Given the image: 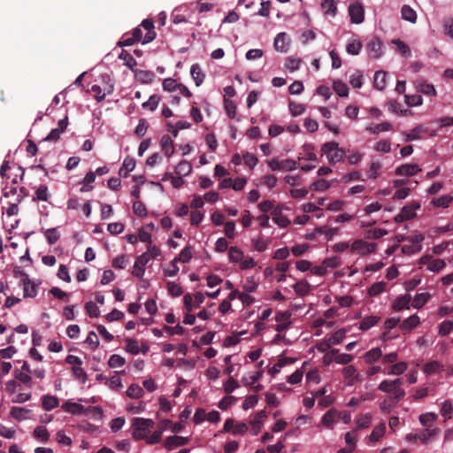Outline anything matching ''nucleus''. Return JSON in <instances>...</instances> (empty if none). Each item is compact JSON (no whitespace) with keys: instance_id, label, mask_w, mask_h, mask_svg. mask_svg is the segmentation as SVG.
<instances>
[{"instance_id":"nucleus-1","label":"nucleus","mask_w":453,"mask_h":453,"mask_svg":"<svg viewBox=\"0 0 453 453\" xmlns=\"http://www.w3.org/2000/svg\"><path fill=\"white\" fill-rule=\"evenodd\" d=\"M403 384V379H395L394 380H382L378 389L381 392L391 394L392 399L401 401L405 396V390L402 388Z\"/></svg>"},{"instance_id":"nucleus-2","label":"nucleus","mask_w":453,"mask_h":453,"mask_svg":"<svg viewBox=\"0 0 453 453\" xmlns=\"http://www.w3.org/2000/svg\"><path fill=\"white\" fill-rule=\"evenodd\" d=\"M155 423L150 418H134L132 420L133 433L134 440H142L147 438L150 428H153Z\"/></svg>"},{"instance_id":"nucleus-3","label":"nucleus","mask_w":453,"mask_h":453,"mask_svg":"<svg viewBox=\"0 0 453 453\" xmlns=\"http://www.w3.org/2000/svg\"><path fill=\"white\" fill-rule=\"evenodd\" d=\"M322 152L326 156L330 164L341 162L345 156L344 150L340 149L335 142H326L322 146Z\"/></svg>"},{"instance_id":"nucleus-4","label":"nucleus","mask_w":453,"mask_h":453,"mask_svg":"<svg viewBox=\"0 0 453 453\" xmlns=\"http://www.w3.org/2000/svg\"><path fill=\"white\" fill-rule=\"evenodd\" d=\"M10 169H11V167L9 166V162L4 161V163L0 168V175L3 179H7V180L11 179L12 183H13V184H17L23 180L25 171L21 166H18L16 169L17 173H13L12 175L7 174V171Z\"/></svg>"},{"instance_id":"nucleus-5","label":"nucleus","mask_w":453,"mask_h":453,"mask_svg":"<svg viewBox=\"0 0 453 453\" xmlns=\"http://www.w3.org/2000/svg\"><path fill=\"white\" fill-rule=\"evenodd\" d=\"M349 14L352 23H362L365 18V11L363 5L358 2L351 4L349 6Z\"/></svg>"},{"instance_id":"nucleus-6","label":"nucleus","mask_w":453,"mask_h":453,"mask_svg":"<svg viewBox=\"0 0 453 453\" xmlns=\"http://www.w3.org/2000/svg\"><path fill=\"white\" fill-rule=\"evenodd\" d=\"M113 91V84L106 82L104 87L95 84L91 87L90 92L94 93V96L97 102L104 100L106 95L111 94Z\"/></svg>"},{"instance_id":"nucleus-7","label":"nucleus","mask_w":453,"mask_h":453,"mask_svg":"<svg viewBox=\"0 0 453 453\" xmlns=\"http://www.w3.org/2000/svg\"><path fill=\"white\" fill-rule=\"evenodd\" d=\"M150 260V257L149 253H143L137 257L132 271L133 275L138 278L142 277L145 272L144 266L149 263Z\"/></svg>"},{"instance_id":"nucleus-8","label":"nucleus","mask_w":453,"mask_h":453,"mask_svg":"<svg viewBox=\"0 0 453 453\" xmlns=\"http://www.w3.org/2000/svg\"><path fill=\"white\" fill-rule=\"evenodd\" d=\"M419 207L418 204L415 205H406L402 208L400 213H398L395 217V221L397 223H402L403 221L413 219L416 216V209Z\"/></svg>"},{"instance_id":"nucleus-9","label":"nucleus","mask_w":453,"mask_h":453,"mask_svg":"<svg viewBox=\"0 0 453 453\" xmlns=\"http://www.w3.org/2000/svg\"><path fill=\"white\" fill-rule=\"evenodd\" d=\"M143 27L147 33L142 39V44L152 42L156 37V32L154 31V22L152 19H143L140 25V27Z\"/></svg>"},{"instance_id":"nucleus-10","label":"nucleus","mask_w":453,"mask_h":453,"mask_svg":"<svg viewBox=\"0 0 453 453\" xmlns=\"http://www.w3.org/2000/svg\"><path fill=\"white\" fill-rule=\"evenodd\" d=\"M342 418V412L337 411L334 409H330L326 411L321 419L322 424L327 427L332 428L333 425Z\"/></svg>"},{"instance_id":"nucleus-11","label":"nucleus","mask_w":453,"mask_h":453,"mask_svg":"<svg viewBox=\"0 0 453 453\" xmlns=\"http://www.w3.org/2000/svg\"><path fill=\"white\" fill-rule=\"evenodd\" d=\"M418 172H421V168L417 164H404L395 169V174L403 176H413Z\"/></svg>"},{"instance_id":"nucleus-12","label":"nucleus","mask_w":453,"mask_h":453,"mask_svg":"<svg viewBox=\"0 0 453 453\" xmlns=\"http://www.w3.org/2000/svg\"><path fill=\"white\" fill-rule=\"evenodd\" d=\"M188 437L173 435V436H169L165 439L164 445L168 450H171L174 448L184 446V445L188 444Z\"/></svg>"},{"instance_id":"nucleus-13","label":"nucleus","mask_w":453,"mask_h":453,"mask_svg":"<svg viewBox=\"0 0 453 453\" xmlns=\"http://www.w3.org/2000/svg\"><path fill=\"white\" fill-rule=\"evenodd\" d=\"M381 46L382 42L378 37H373L368 43H367V50L369 51V55L373 58H379L381 54Z\"/></svg>"},{"instance_id":"nucleus-14","label":"nucleus","mask_w":453,"mask_h":453,"mask_svg":"<svg viewBox=\"0 0 453 453\" xmlns=\"http://www.w3.org/2000/svg\"><path fill=\"white\" fill-rule=\"evenodd\" d=\"M334 357V361L341 365H347L353 360V356L344 353L341 354L336 349H333L326 354V357Z\"/></svg>"},{"instance_id":"nucleus-15","label":"nucleus","mask_w":453,"mask_h":453,"mask_svg":"<svg viewBox=\"0 0 453 453\" xmlns=\"http://www.w3.org/2000/svg\"><path fill=\"white\" fill-rule=\"evenodd\" d=\"M274 48L280 52H287L289 46V40L286 33H279L274 39Z\"/></svg>"},{"instance_id":"nucleus-16","label":"nucleus","mask_w":453,"mask_h":453,"mask_svg":"<svg viewBox=\"0 0 453 453\" xmlns=\"http://www.w3.org/2000/svg\"><path fill=\"white\" fill-rule=\"evenodd\" d=\"M160 146L162 151L165 153L166 157H171L174 152V145L172 138L165 134L162 136L160 140Z\"/></svg>"},{"instance_id":"nucleus-17","label":"nucleus","mask_w":453,"mask_h":453,"mask_svg":"<svg viewBox=\"0 0 453 453\" xmlns=\"http://www.w3.org/2000/svg\"><path fill=\"white\" fill-rule=\"evenodd\" d=\"M62 409L65 411L69 412L73 415H79L81 413L85 414V411H86V409L84 408L83 405L77 403L71 402V401L65 402L62 405Z\"/></svg>"},{"instance_id":"nucleus-18","label":"nucleus","mask_w":453,"mask_h":453,"mask_svg":"<svg viewBox=\"0 0 453 453\" xmlns=\"http://www.w3.org/2000/svg\"><path fill=\"white\" fill-rule=\"evenodd\" d=\"M273 220L280 227H286L290 224L289 219L281 214V209L276 207L272 211Z\"/></svg>"},{"instance_id":"nucleus-19","label":"nucleus","mask_w":453,"mask_h":453,"mask_svg":"<svg viewBox=\"0 0 453 453\" xmlns=\"http://www.w3.org/2000/svg\"><path fill=\"white\" fill-rule=\"evenodd\" d=\"M411 300V295H404L398 296L393 303V309L396 311L409 308V303Z\"/></svg>"},{"instance_id":"nucleus-20","label":"nucleus","mask_w":453,"mask_h":453,"mask_svg":"<svg viewBox=\"0 0 453 453\" xmlns=\"http://www.w3.org/2000/svg\"><path fill=\"white\" fill-rule=\"evenodd\" d=\"M42 405L45 411H51L59 405V400L54 395H46L42 398Z\"/></svg>"},{"instance_id":"nucleus-21","label":"nucleus","mask_w":453,"mask_h":453,"mask_svg":"<svg viewBox=\"0 0 453 453\" xmlns=\"http://www.w3.org/2000/svg\"><path fill=\"white\" fill-rule=\"evenodd\" d=\"M342 374L345 379H349L348 385L352 386L359 380V375L357 374V370L353 365H348L342 370Z\"/></svg>"},{"instance_id":"nucleus-22","label":"nucleus","mask_w":453,"mask_h":453,"mask_svg":"<svg viewBox=\"0 0 453 453\" xmlns=\"http://www.w3.org/2000/svg\"><path fill=\"white\" fill-rule=\"evenodd\" d=\"M417 89L418 92L426 96H436V90L432 84L427 83L426 81L417 82Z\"/></svg>"},{"instance_id":"nucleus-23","label":"nucleus","mask_w":453,"mask_h":453,"mask_svg":"<svg viewBox=\"0 0 453 453\" xmlns=\"http://www.w3.org/2000/svg\"><path fill=\"white\" fill-rule=\"evenodd\" d=\"M419 322L418 316L415 314L404 319L400 325V327L403 331H411L415 328Z\"/></svg>"},{"instance_id":"nucleus-24","label":"nucleus","mask_w":453,"mask_h":453,"mask_svg":"<svg viewBox=\"0 0 453 453\" xmlns=\"http://www.w3.org/2000/svg\"><path fill=\"white\" fill-rule=\"evenodd\" d=\"M387 73L384 71H377L374 74L373 85L375 88L382 90L387 84Z\"/></svg>"},{"instance_id":"nucleus-25","label":"nucleus","mask_w":453,"mask_h":453,"mask_svg":"<svg viewBox=\"0 0 453 453\" xmlns=\"http://www.w3.org/2000/svg\"><path fill=\"white\" fill-rule=\"evenodd\" d=\"M190 73L196 85L200 86L203 83L205 75L198 64L192 65Z\"/></svg>"},{"instance_id":"nucleus-26","label":"nucleus","mask_w":453,"mask_h":453,"mask_svg":"<svg viewBox=\"0 0 453 453\" xmlns=\"http://www.w3.org/2000/svg\"><path fill=\"white\" fill-rule=\"evenodd\" d=\"M401 14L402 18L409 22L417 21V13L410 5L404 4L401 9Z\"/></svg>"},{"instance_id":"nucleus-27","label":"nucleus","mask_w":453,"mask_h":453,"mask_svg":"<svg viewBox=\"0 0 453 453\" xmlns=\"http://www.w3.org/2000/svg\"><path fill=\"white\" fill-rule=\"evenodd\" d=\"M23 290L25 297H35L37 295V287L35 283H33L29 279H25L23 280Z\"/></svg>"},{"instance_id":"nucleus-28","label":"nucleus","mask_w":453,"mask_h":453,"mask_svg":"<svg viewBox=\"0 0 453 453\" xmlns=\"http://www.w3.org/2000/svg\"><path fill=\"white\" fill-rule=\"evenodd\" d=\"M33 435L35 439L43 443L47 442L50 439V434L43 426H36L33 432Z\"/></svg>"},{"instance_id":"nucleus-29","label":"nucleus","mask_w":453,"mask_h":453,"mask_svg":"<svg viewBox=\"0 0 453 453\" xmlns=\"http://www.w3.org/2000/svg\"><path fill=\"white\" fill-rule=\"evenodd\" d=\"M380 321V317L378 316H368L364 318L359 325V329L362 331H366L370 329L372 326H375Z\"/></svg>"},{"instance_id":"nucleus-30","label":"nucleus","mask_w":453,"mask_h":453,"mask_svg":"<svg viewBox=\"0 0 453 453\" xmlns=\"http://www.w3.org/2000/svg\"><path fill=\"white\" fill-rule=\"evenodd\" d=\"M175 173L180 176H187L192 171V165L188 161L182 160L175 166Z\"/></svg>"},{"instance_id":"nucleus-31","label":"nucleus","mask_w":453,"mask_h":453,"mask_svg":"<svg viewBox=\"0 0 453 453\" xmlns=\"http://www.w3.org/2000/svg\"><path fill=\"white\" fill-rule=\"evenodd\" d=\"M393 126L389 122H382L380 124H377L374 126H369L366 127V130L372 134H380L381 132L390 131L392 130Z\"/></svg>"},{"instance_id":"nucleus-32","label":"nucleus","mask_w":453,"mask_h":453,"mask_svg":"<svg viewBox=\"0 0 453 453\" xmlns=\"http://www.w3.org/2000/svg\"><path fill=\"white\" fill-rule=\"evenodd\" d=\"M408 365L405 362H399L388 368V374L401 375L407 370Z\"/></svg>"},{"instance_id":"nucleus-33","label":"nucleus","mask_w":453,"mask_h":453,"mask_svg":"<svg viewBox=\"0 0 453 453\" xmlns=\"http://www.w3.org/2000/svg\"><path fill=\"white\" fill-rule=\"evenodd\" d=\"M430 298V294L427 292L416 295L412 302V307L416 309L421 308L425 305Z\"/></svg>"},{"instance_id":"nucleus-34","label":"nucleus","mask_w":453,"mask_h":453,"mask_svg":"<svg viewBox=\"0 0 453 453\" xmlns=\"http://www.w3.org/2000/svg\"><path fill=\"white\" fill-rule=\"evenodd\" d=\"M392 43L395 45V50L404 57L411 56L410 47L400 39H394Z\"/></svg>"},{"instance_id":"nucleus-35","label":"nucleus","mask_w":453,"mask_h":453,"mask_svg":"<svg viewBox=\"0 0 453 453\" xmlns=\"http://www.w3.org/2000/svg\"><path fill=\"white\" fill-rule=\"evenodd\" d=\"M400 401L392 399V396H388L380 403V410L385 413H390L395 405Z\"/></svg>"},{"instance_id":"nucleus-36","label":"nucleus","mask_w":453,"mask_h":453,"mask_svg":"<svg viewBox=\"0 0 453 453\" xmlns=\"http://www.w3.org/2000/svg\"><path fill=\"white\" fill-rule=\"evenodd\" d=\"M119 58L124 61V64L134 71V67L137 65L136 60L133 58V56L128 53L127 50H122Z\"/></svg>"},{"instance_id":"nucleus-37","label":"nucleus","mask_w":453,"mask_h":453,"mask_svg":"<svg viewBox=\"0 0 453 453\" xmlns=\"http://www.w3.org/2000/svg\"><path fill=\"white\" fill-rule=\"evenodd\" d=\"M353 248L355 250H359L363 253H365V252L370 253L374 250L375 244L368 243L366 242L359 240V241H356L353 243Z\"/></svg>"},{"instance_id":"nucleus-38","label":"nucleus","mask_w":453,"mask_h":453,"mask_svg":"<svg viewBox=\"0 0 453 453\" xmlns=\"http://www.w3.org/2000/svg\"><path fill=\"white\" fill-rule=\"evenodd\" d=\"M30 411L23 407H12L11 409V416L18 421H21L26 418V414Z\"/></svg>"},{"instance_id":"nucleus-39","label":"nucleus","mask_w":453,"mask_h":453,"mask_svg":"<svg viewBox=\"0 0 453 453\" xmlns=\"http://www.w3.org/2000/svg\"><path fill=\"white\" fill-rule=\"evenodd\" d=\"M345 334L346 332L344 329H340L334 332L329 338V342L326 344V347L329 348L331 345H337L341 343L345 337Z\"/></svg>"},{"instance_id":"nucleus-40","label":"nucleus","mask_w":453,"mask_h":453,"mask_svg":"<svg viewBox=\"0 0 453 453\" xmlns=\"http://www.w3.org/2000/svg\"><path fill=\"white\" fill-rule=\"evenodd\" d=\"M382 356V352L380 349L374 348L369 351H367L365 355V362L368 364H372L376 362Z\"/></svg>"},{"instance_id":"nucleus-41","label":"nucleus","mask_w":453,"mask_h":453,"mask_svg":"<svg viewBox=\"0 0 453 453\" xmlns=\"http://www.w3.org/2000/svg\"><path fill=\"white\" fill-rule=\"evenodd\" d=\"M453 198L449 196H442L438 198H434L431 201V203L434 207L447 208L452 202Z\"/></svg>"},{"instance_id":"nucleus-42","label":"nucleus","mask_w":453,"mask_h":453,"mask_svg":"<svg viewBox=\"0 0 453 453\" xmlns=\"http://www.w3.org/2000/svg\"><path fill=\"white\" fill-rule=\"evenodd\" d=\"M293 288L295 292L298 296H302L307 295L310 291V285L307 281L304 280L297 281Z\"/></svg>"},{"instance_id":"nucleus-43","label":"nucleus","mask_w":453,"mask_h":453,"mask_svg":"<svg viewBox=\"0 0 453 453\" xmlns=\"http://www.w3.org/2000/svg\"><path fill=\"white\" fill-rule=\"evenodd\" d=\"M143 395V389L137 384H132L127 390V395L130 398H141Z\"/></svg>"},{"instance_id":"nucleus-44","label":"nucleus","mask_w":453,"mask_h":453,"mask_svg":"<svg viewBox=\"0 0 453 453\" xmlns=\"http://www.w3.org/2000/svg\"><path fill=\"white\" fill-rule=\"evenodd\" d=\"M385 431H386L385 423H380V425L375 426L374 429L372 430V432L370 435V440L373 441H379L384 435Z\"/></svg>"},{"instance_id":"nucleus-45","label":"nucleus","mask_w":453,"mask_h":453,"mask_svg":"<svg viewBox=\"0 0 453 453\" xmlns=\"http://www.w3.org/2000/svg\"><path fill=\"white\" fill-rule=\"evenodd\" d=\"M229 259L233 263L241 262L243 258V252L237 247H231L228 250Z\"/></svg>"},{"instance_id":"nucleus-46","label":"nucleus","mask_w":453,"mask_h":453,"mask_svg":"<svg viewBox=\"0 0 453 453\" xmlns=\"http://www.w3.org/2000/svg\"><path fill=\"white\" fill-rule=\"evenodd\" d=\"M437 418V415L434 412H427L419 416V421L424 426L429 428L433 422Z\"/></svg>"},{"instance_id":"nucleus-47","label":"nucleus","mask_w":453,"mask_h":453,"mask_svg":"<svg viewBox=\"0 0 453 453\" xmlns=\"http://www.w3.org/2000/svg\"><path fill=\"white\" fill-rule=\"evenodd\" d=\"M321 7L326 14L334 16L336 13V6L334 0H322Z\"/></svg>"},{"instance_id":"nucleus-48","label":"nucleus","mask_w":453,"mask_h":453,"mask_svg":"<svg viewBox=\"0 0 453 453\" xmlns=\"http://www.w3.org/2000/svg\"><path fill=\"white\" fill-rule=\"evenodd\" d=\"M333 88L339 96H347L349 94L348 86L341 81H334Z\"/></svg>"},{"instance_id":"nucleus-49","label":"nucleus","mask_w":453,"mask_h":453,"mask_svg":"<svg viewBox=\"0 0 453 453\" xmlns=\"http://www.w3.org/2000/svg\"><path fill=\"white\" fill-rule=\"evenodd\" d=\"M361 49H362V43L357 40L349 42L346 46V50L350 55H358Z\"/></svg>"},{"instance_id":"nucleus-50","label":"nucleus","mask_w":453,"mask_h":453,"mask_svg":"<svg viewBox=\"0 0 453 453\" xmlns=\"http://www.w3.org/2000/svg\"><path fill=\"white\" fill-rule=\"evenodd\" d=\"M125 364L126 359L117 354L111 355L108 361V365L111 368L122 367Z\"/></svg>"},{"instance_id":"nucleus-51","label":"nucleus","mask_w":453,"mask_h":453,"mask_svg":"<svg viewBox=\"0 0 453 453\" xmlns=\"http://www.w3.org/2000/svg\"><path fill=\"white\" fill-rule=\"evenodd\" d=\"M48 187L46 185H40L35 191V196L33 198V200L48 201Z\"/></svg>"},{"instance_id":"nucleus-52","label":"nucleus","mask_w":453,"mask_h":453,"mask_svg":"<svg viewBox=\"0 0 453 453\" xmlns=\"http://www.w3.org/2000/svg\"><path fill=\"white\" fill-rule=\"evenodd\" d=\"M86 416H90L95 419H101L103 418V410L99 406H90L85 411Z\"/></svg>"},{"instance_id":"nucleus-53","label":"nucleus","mask_w":453,"mask_h":453,"mask_svg":"<svg viewBox=\"0 0 453 453\" xmlns=\"http://www.w3.org/2000/svg\"><path fill=\"white\" fill-rule=\"evenodd\" d=\"M14 377L16 380H19L25 385L28 387L32 386V378L28 373L23 372L22 371L15 370Z\"/></svg>"},{"instance_id":"nucleus-54","label":"nucleus","mask_w":453,"mask_h":453,"mask_svg":"<svg viewBox=\"0 0 453 453\" xmlns=\"http://www.w3.org/2000/svg\"><path fill=\"white\" fill-rule=\"evenodd\" d=\"M289 111L294 117L302 115L305 111V106L302 104H297L293 101H289Z\"/></svg>"},{"instance_id":"nucleus-55","label":"nucleus","mask_w":453,"mask_h":453,"mask_svg":"<svg viewBox=\"0 0 453 453\" xmlns=\"http://www.w3.org/2000/svg\"><path fill=\"white\" fill-rule=\"evenodd\" d=\"M125 342H126V350L127 352H129L132 355H137L139 353L140 349H139L137 341L131 339V338H127L125 340Z\"/></svg>"},{"instance_id":"nucleus-56","label":"nucleus","mask_w":453,"mask_h":453,"mask_svg":"<svg viewBox=\"0 0 453 453\" xmlns=\"http://www.w3.org/2000/svg\"><path fill=\"white\" fill-rule=\"evenodd\" d=\"M405 103L408 106H419L423 104V98L420 95H406Z\"/></svg>"},{"instance_id":"nucleus-57","label":"nucleus","mask_w":453,"mask_h":453,"mask_svg":"<svg viewBox=\"0 0 453 453\" xmlns=\"http://www.w3.org/2000/svg\"><path fill=\"white\" fill-rule=\"evenodd\" d=\"M385 288H386L385 282H383V281L376 282L370 287L368 293L371 296H376L381 294L385 290Z\"/></svg>"},{"instance_id":"nucleus-58","label":"nucleus","mask_w":453,"mask_h":453,"mask_svg":"<svg viewBox=\"0 0 453 453\" xmlns=\"http://www.w3.org/2000/svg\"><path fill=\"white\" fill-rule=\"evenodd\" d=\"M192 258V252L190 250V247L187 246L185 247L178 257H174L173 259H177L178 262L181 263H188Z\"/></svg>"},{"instance_id":"nucleus-59","label":"nucleus","mask_w":453,"mask_h":453,"mask_svg":"<svg viewBox=\"0 0 453 453\" xmlns=\"http://www.w3.org/2000/svg\"><path fill=\"white\" fill-rule=\"evenodd\" d=\"M133 211L139 217H145L147 215V208L142 201H135L133 203Z\"/></svg>"},{"instance_id":"nucleus-60","label":"nucleus","mask_w":453,"mask_h":453,"mask_svg":"<svg viewBox=\"0 0 453 453\" xmlns=\"http://www.w3.org/2000/svg\"><path fill=\"white\" fill-rule=\"evenodd\" d=\"M44 236L46 237V239L50 244L56 243L60 237L58 232L57 231V228L47 229L44 232Z\"/></svg>"},{"instance_id":"nucleus-61","label":"nucleus","mask_w":453,"mask_h":453,"mask_svg":"<svg viewBox=\"0 0 453 453\" xmlns=\"http://www.w3.org/2000/svg\"><path fill=\"white\" fill-rule=\"evenodd\" d=\"M330 187V184L323 179L318 180L311 184L310 189L315 190V191H325L328 189Z\"/></svg>"},{"instance_id":"nucleus-62","label":"nucleus","mask_w":453,"mask_h":453,"mask_svg":"<svg viewBox=\"0 0 453 453\" xmlns=\"http://www.w3.org/2000/svg\"><path fill=\"white\" fill-rule=\"evenodd\" d=\"M444 266H445V262L442 259H439V258L434 259V258H432V260L428 264V270H430L431 272H434V273H438Z\"/></svg>"},{"instance_id":"nucleus-63","label":"nucleus","mask_w":453,"mask_h":453,"mask_svg":"<svg viewBox=\"0 0 453 453\" xmlns=\"http://www.w3.org/2000/svg\"><path fill=\"white\" fill-rule=\"evenodd\" d=\"M160 98L157 95H152L150 96L149 100L142 104L143 108L150 109V111H154L157 109L159 104Z\"/></svg>"},{"instance_id":"nucleus-64","label":"nucleus","mask_w":453,"mask_h":453,"mask_svg":"<svg viewBox=\"0 0 453 453\" xmlns=\"http://www.w3.org/2000/svg\"><path fill=\"white\" fill-rule=\"evenodd\" d=\"M167 290L173 296H180L183 293L181 287L179 284L172 281L167 282Z\"/></svg>"}]
</instances>
